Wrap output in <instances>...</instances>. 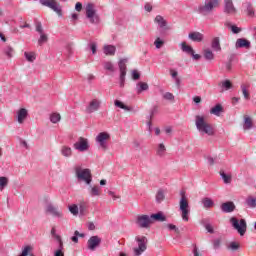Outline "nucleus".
Masks as SVG:
<instances>
[{
  "label": "nucleus",
  "mask_w": 256,
  "mask_h": 256,
  "mask_svg": "<svg viewBox=\"0 0 256 256\" xmlns=\"http://www.w3.org/2000/svg\"><path fill=\"white\" fill-rule=\"evenodd\" d=\"M195 125L200 133H205L209 136L215 135L213 124L209 123L205 116L197 115L195 117Z\"/></svg>",
  "instance_id": "1"
},
{
  "label": "nucleus",
  "mask_w": 256,
  "mask_h": 256,
  "mask_svg": "<svg viewBox=\"0 0 256 256\" xmlns=\"http://www.w3.org/2000/svg\"><path fill=\"white\" fill-rule=\"evenodd\" d=\"M220 5L219 0H205L204 4L200 5L198 8L199 14L207 17V15H211L213 11L219 8Z\"/></svg>",
  "instance_id": "2"
},
{
  "label": "nucleus",
  "mask_w": 256,
  "mask_h": 256,
  "mask_svg": "<svg viewBox=\"0 0 256 256\" xmlns=\"http://www.w3.org/2000/svg\"><path fill=\"white\" fill-rule=\"evenodd\" d=\"M180 211H181V217L184 221H189V215H191V207L189 206V199L185 195V191L180 192Z\"/></svg>",
  "instance_id": "3"
},
{
  "label": "nucleus",
  "mask_w": 256,
  "mask_h": 256,
  "mask_svg": "<svg viewBox=\"0 0 256 256\" xmlns=\"http://www.w3.org/2000/svg\"><path fill=\"white\" fill-rule=\"evenodd\" d=\"M75 173L78 181H84L86 185H91V181H93V175H91L90 169H83L81 166H76Z\"/></svg>",
  "instance_id": "4"
},
{
  "label": "nucleus",
  "mask_w": 256,
  "mask_h": 256,
  "mask_svg": "<svg viewBox=\"0 0 256 256\" xmlns=\"http://www.w3.org/2000/svg\"><path fill=\"white\" fill-rule=\"evenodd\" d=\"M135 241L138 246L133 248L134 256H141L147 251L149 240L145 236H136Z\"/></svg>",
  "instance_id": "5"
},
{
  "label": "nucleus",
  "mask_w": 256,
  "mask_h": 256,
  "mask_svg": "<svg viewBox=\"0 0 256 256\" xmlns=\"http://www.w3.org/2000/svg\"><path fill=\"white\" fill-rule=\"evenodd\" d=\"M230 223L232 227L243 237L245 233H247V221L245 219H237L236 217H232L230 219Z\"/></svg>",
  "instance_id": "6"
},
{
  "label": "nucleus",
  "mask_w": 256,
  "mask_h": 256,
  "mask_svg": "<svg viewBox=\"0 0 256 256\" xmlns=\"http://www.w3.org/2000/svg\"><path fill=\"white\" fill-rule=\"evenodd\" d=\"M85 9L86 17L89 19L90 23H99V15H97V11L95 10V4L88 3Z\"/></svg>",
  "instance_id": "7"
},
{
  "label": "nucleus",
  "mask_w": 256,
  "mask_h": 256,
  "mask_svg": "<svg viewBox=\"0 0 256 256\" xmlns=\"http://www.w3.org/2000/svg\"><path fill=\"white\" fill-rule=\"evenodd\" d=\"M96 141L103 151H107L109 149L108 143L111 141V135L107 132H101L97 135Z\"/></svg>",
  "instance_id": "8"
},
{
  "label": "nucleus",
  "mask_w": 256,
  "mask_h": 256,
  "mask_svg": "<svg viewBox=\"0 0 256 256\" xmlns=\"http://www.w3.org/2000/svg\"><path fill=\"white\" fill-rule=\"evenodd\" d=\"M73 147L76 151L80 153H85V151H89V140L84 137H79L77 141L73 144Z\"/></svg>",
  "instance_id": "9"
},
{
  "label": "nucleus",
  "mask_w": 256,
  "mask_h": 256,
  "mask_svg": "<svg viewBox=\"0 0 256 256\" xmlns=\"http://www.w3.org/2000/svg\"><path fill=\"white\" fill-rule=\"evenodd\" d=\"M136 224L142 229H149V227H151V224H153V221L151 220V216L149 215H138L136 217Z\"/></svg>",
  "instance_id": "10"
},
{
  "label": "nucleus",
  "mask_w": 256,
  "mask_h": 256,
  "mask_svg": "<svg viewBox=\"0 0 256 256\" xmlns=\"http://www.w3.org/2000/svg\"><path fill=\"white\" fill-rule=\"evenodd\" d=\"M120 70V87H125V75H127V59H122L118 63Z\"/></svg>",
  "instance_id": "11"
},
{
  "label": "nucleus",
  "mask_w": 256,
  "mask_h": 256,
  "mask_svg": "<svg viewBox=\"0 0 256 256\" xmlns=\"http://www.w3.org/2000/svg\"><path fill=\"white\" fill-rule=\"evenodd\" d=\"M101 108V100L99 99H92L88 106L86 107V113L91 114L95 113V111H99Z\"/></svg>",
  "instance_id": "12"
},
{
  "label": "nucleus",
  "mask_w": 256,
  "mask_h": 256,
  "mask_svg": "<svg viewBox=\"0 0 256 256\" xmlns=\"http://www.w3.org/2000/svg\"><path fill=\"white\" fill-rule=\"evenodd\" d=\"M101 246V237L99 236H92L87 241V247L90 251H95L97 247Z\"/></svg>",
  "instance_id": "13"
},
{
  "label": "nucleus",
  "mask_w": 256,
  "mask_h": 256,
  "mask_svg": "<svg viewBox=\"0 0 256 256\" xmlns=\"http://www.w3.org/2000/svg\"><path fill=\"white\" fill-rule=\"evenodd\" d=\"M224 3V13L227 15H235L237 13V9L233 5V0H225Z\"/></svg>",
  "instance_id": "14"
},
{
  "label": "nucleus",
  "mask_w": 256,
  "mask_h": 256,
  "mask_svg": "<svg viewBox=\"0 0 256 256\" xmlns=\"http://www.w3.org/2000/svg\"><path fill=\"white\" fill-rule=\"evenodd\" d=\"M46 213H50V215H53V217H58V219H61V217H63V213H61V211H59V208H57L53 204H48L46 206Z\"/></svg>",
  "instance_id": "15"
},
{
  "label": "nucleus",
  "mask_w": 256,
  "mask_h": 256,
  "mask_svg": "<svg viewBox=\"0 0 256 256\" xmlns=\"http://www.w3.org/2000/svg\"><path fill=\"white\" fill-rule=\"evenodd\" d=\"M237 49H251V42L245 38H239L236 41Z\"/></svg>",
  "instance_id": "16"
},
{
  "label": "nucleus",
  "mask_w": 256,
  "mask_h": 256,
  "mask_svg": "<svg viewBox=\"0 0 256 256\" xmlns=\"http://www.w3.org/2000/svg\"><path fill=\"white\" fill-rule=\"evenodd\" d=\"M220 208L223 213H233L235 211V203L231 201L225 202L221 204Z\"/></svg>",
  "instance_id": "17"
},
{
  "label": "nucleus",
  "mask_w": 256,
  "mask_h": 256,
  "mask_svg": "<svg viewBox=\"0 0 256 256\" xmlns=\"http://www.w3.org/2000/svg\"><path fill=\"white\" fill-rule=\"evenodd\" d=\"M29 115V112L25 108H21L17 111V121L20 124L25 123V119H27V116Z\"/></svg>",
  "instance_id": "18"
},
{
  "label": "nucleus",
  "mask_w": 256,
  "mask_h": 256,
  "mask_svg": "<svg viewBox=\"0 0 256 256\" xmlns=\"http://www.w3.org/2000/svg\"><path fill=\"white\" fill-rule=\"evenodd\" d=\"M249 89H251V83L249 82H245L243 84H241V91L244 95V99H246V101H249V99H251V94H249Z\"/></svg>",
  "instance_id": "19"
},
{
  "label": "nucleus",
  "mask_w": 256,
  "mask_h": 256,
  "mask_svg": "<svg viewBox=\"0 0 256 256\" xmlns=\"http://www.w3.org/2000/svg\"><path fill=\"white\" fill-rule=\"evenodd\" d=\"M149 90V84L147 82H138L136 84V91L138 95H141L143 91H148Z\"/></svg>",
  "instance_id": "20"
},
{
  "label": "nucleus",
  "mask_w": 256,
  "mask_h": 256,
  "mask_svg": "<svg viewBox=\"0 0 256 256\" xmlns=\"http://www.w3.org/2000/svg\"><path fill=\"white\" fill-rule=\"evenodd\" d=\"M60 151L63 157L69 158L73 156V149L67 145L62 146Z\"/></svg>",
  "instance_id": "21"
},
{
  "label": "nucleus",
  "mask_w": 256,
  "mask_h": 256,
  "mask_svg": "<svg viewBox=\"0 0 256 256\" xmlns=\"http://www.w3.org/2000/svg\"><path fill=\"white\" fill-rule=\"evenodd\" d=\"M189 39H191V41L201 43V41H203V34H201L200 32H191L189 34Z\"/></svg>",
  "instance_id": "22"
},
{
  "label": "nucleus",
  "mask_w": 256,
  "mask_h": 256,
  "mask_svg": "<svg viewBox=\"0 0 256 256\" xmlns=\"http://www.w3.org/2000/svg\"><path fill=\"white\" fill-rule=\"evenodd\" d=\"M202 205L204 209H211V207L215 206V202L209 197H205L202 199Z\"/></svg>",
  "instance_id": "23"
},
{
  "label": "nucleus",
  "mask_w": 256,
  "mask_h": 256,
  "mask_svg": "<svg viewBox=\"0 0 256 256\" xmlns=\"http://www.w3.org/2000/svg\"><path fill=\"white\" fill-rule=\"evenodd\" d=\"M154 21L159 25L160 29L167 27V20L165 18H163V16H161V15H157L155 17Z\"/></svg>",
  "instance_id": "24"
},
{
  "label": "nucleus",
  "mask_w": 256,
  "mask_h": 256,
  "mask_svg": "<svg viewBox=\"0 0 256 256\" xmlns=\"http://www.w3.org/2000/svg\"><path fill=\"white\" fill-rule=\"evenodd\" d=\"M243 128L248 131L249 129H253V119L249 116H244V125Z\"/></svg>",
  "instance_id": "25"
},
{
  "label": "nucleus",
  "mask_w": 256,
  "mask_h": 256,
  "mask_svg": "<svg viewBox=\"0 0 256 256\" xmlns=\"http://www.w3.org/2000/svg\"><path fill=\"white\" fill-rule=\"evenodd\" d=\"M210 113L211 115L219 117L221 113H223V106H221V104H217L215 107L211 108Z\"/></svg>",
  "instance_id": "26"
},
{
  "label": "nucleus",
  "mask_w": 256,
  "mask_h": 256,
  "mask_svg": "<svg viewBox=\"0 0 256 256\" xmlns=\"http://www.w3.org/2000/svg\"><path fill=\"white\" fill-rule=\"evenodd\" d=\"M50 9H53L57 15L61 16V6L57 3L55 0H51L50 6H48Z\"/></svg>",
  "instance_id": "27"
},
{
  "label": "nucleus",
  "mask_w": 256,
  "mask_h": 256,
  "mask_svg": "<svg viewBox=\"0 0 256 256\" xmlns=\"http://www.w3.org/2000/svg\"><path fill=\"white\" fill-rule=\"evenodd\" d=\"M181 49L183 53H187V55H193V47L190 45H187V42H182L181 43Z\"/></svg>",
  "instance_id": "28"
},
{
  "label": "nucleus",
  "mask_w": 256,
  "mask_h": 256,
  "mask_svg": "<svg viewBox=\"0 0 256 256\" xmlns=\"http://www.w3.org/2000/svg\"><path fill=\"white\" fill-rule=\"evenodd\" d=\"M115 51H117V48L113 45H106L104 46V53L105 55L113 56L115 55Z\"/></svg>",
  "instance_id": "29"
},
{
  "label": "nucleus",
  "mask_w": 256,
  "mask_h": 256,
  "mask_svg": "<svg viewBox=\"0 0 256 256\" xmlns=\"http://www.w3.org/2000/svg\"><path fill=\"white\" fill-rule=\"evenodd\" d=\"M24 56L26 58V61L29 63H33L37 59V54L35 52H24Z\"/></svg>",
  "instance_id": "30"
},
{
  "label": "nucleus",
  "mask_w": 256,
  "mask_h": 256,
  "mask_svg": "<svg viewBox=\"0 0 256 256\" xmlns=\"http://www.w3.org/2000/svg\"><path fill=\"white\" fill-rule=\"evenodd\" d=\"M54 256H65V247L63 246V242L58 244V249L54 251Z\"/></svg>",
  "instance_id": "31"
},
{
  "label": "nucleus",
  "mask_w": 256,
  "mask_h": 256,
  "mask_svg": "<svg viewBox=\"0 0 256 256\" xmlns=\"http://www.w3.org/2000/svg\"><path fill=\"white\" fill-rule=\"evenodd\" d=\"M220 176L222 177L224 183L229 184L232 181L231 174H226L225 171L220 170Z\"/></svg>",
  "instance_id": "32"
},
{
  "label": "nucleus",
  "mask_w": 256,
  "mask_h": 256,
  "mask_svg": "<svg viewBox=\"0 0 256 256\" xmlns=\"http://www.w3.org/2000/svg\"><path fill=\"white\" fill-rule=\"evenodd\" d=\"M150 219L153 221H165V216L161 212L150 215Z\"/></svg>",
  "instance_id": "33"
},
{
  "label": "nucleus",
  "mask_w": 256,
  "mask_h": 256,
  "mask_svg": "<svg viewBox=\"0 0 256 256\" xmlns=\"http://www.w3.org/2000/svg\"><path fill=\"white\" fill-rule=\"evenodd\" d=\"M211 47L215 51H221V44L219 42V37H216L212 40Z\"/></svg>",
  "instance_id": "34"
},
{
  "label": "nucleus",
  "mask_w": 256,
  "mask_h": 256,
  "mask_svg": "<svg viewBox=\"0 0 256 256\" xmlns=\"http://www.w3.org/2000/svg\"><path fill=\"white\" fill-rule=\"evenodd\" d=\"M204 57L207 59V61H213L215 59L213 51H211L209 48L204 50Z\"/></svg>",
  "instance_id": "35"
},
{
  "label": "nucleus",
  "mask_w": 256,
  "mask_h": 256,
  "mask_svg": "<svg viewBox=\"0 0 256 256\" xmlns=\"http://www.w3.org/2000/svg\"><path fill=\"white\" fill-rule=\"evenodd\" d=\"M225 26L228 27V29H231L234 34L241 33V28L231 24V22H226Z\"/></svg>",
  "instance_id": "36"
},
{
  "label": "nucleus",
  "mask_w": 256,
  "mask_h": 256,
  "mask_svg": "<svg viewBox=\"0 0 256 256\" xmlns=\"http://www.w3.org/2000/svg\"><path fill=\"white\" fill-rule=\"evenodd\" d=\"M165 151H167V148H165V144H159L156 150V154L158 155V157H163L165 155Z\"/></svg>",
  "instance_id": "37"
},
{
  "label": "nucleus",
  "mask_w": 256,
  "mask_h": 256,
  "mask_svg": "<svg viewBox=\"0 0 256 256\" xmlns=\"http://www.w3.org/2000/svg\"><path fill=\"white\" fill-rule=\"evenodd\" d=\"M114 104L116 107H119L120 109H124V111H131V107L123 104V102H121L119 100H115Z\"/></svg>",
  "instance_id": "38"
},
{
  "label": "nucleus",
  "mask_w": 256,
  "mask_h": 256,
  "mask_svg": "<svg viewBox=\"0 0 256 256\" xmlns=\"http://www.w3.org/2000/svg\"><path fill=\"white\" fill-rule=\"evenodd\" d=\"M90 195L91 197H99V195H101V188H99V186L92 187Z\"/></svg>",
  "instance_id": "39"
},
{
  "label": "nucleus",
  "mask_w": 256,
  "mask_h": 256,
  "mask_svg": "<svg viewBox=\"0 0 256 256\" xmlns=\"http://www.w3.org/2000/svg\"><path fill=\"white\" fill-rule=\"evenodd\" d=\"M164 199H165V191H163L162 189L158 190L156 194L157 203H161L162 201H164Z\"/></svg>",
  "instance_id": "40"
},
{
  "label": "nucleus",
  "mask_w": 256,
  "mask_h": 256,
  "mask_svg": "<svg viewBox=\"0 0 256 256\" xmlns=\"http://www.w3.org/2000/svg\"><path fill=\"white\" fill-rule=\"evenodd\" d=\"M78 211H80V215L87 214V203L81 202L78 206Z\"/></svg>",
  "instance_id": "41"
},
{
  "label": "nucleus",
  "mask_w": 256,
  "mask_h": 256,
  "mask_svg": "<svg viewBox=\"0 0 256 256\" xmlns=\"http://www.w3.org/2000/svg\"><path fill=\"white\" fill-rule=\"evenodd\" d=\"M246 9L249 17H253V15H255V9L253 8V4H251V2L246 3Z\"/></svg>",
  "instance_id": "42"
},
{
  "label": "nucleus",
  "mask_w": 256,
  "mask_h": 256,
  "mask_svg": "<svg viewBox=\"0 0 256 256\" xmlns=\"http://www.w3.org/2000/svg\"><path fill=\"white\" fill-rule=\"evenodd\" d=\"M246 204L248 205V207H251L252 209L256 207V198L249 196L246 199Z\"/></svg>",
  "instance_id": "43"
},
{
  "label": "nucleus",
  "mask_w": 256,
  "mask_h": 256,
  "mask_svg": "<svg viewBox=\"0 0 256 256\" xmlns=\"http://www.w3.org/2000/svg\"><path fill=\"white\" fill-rule=\"evenodd\" d=\"M68 209L70 211V213H72V215H79V206H77L76 204H72L70 206H68Z\"/></svg>",
  "instance_id": "44"
},
{
  "label": "nucleus",
  "mask_w": 256,
  "mask_h": 256,
  "mask_svg": "<svg viewBox=\"0 0 256 256\" xmlns=\"http://www.w3.org/2000/svg\"><path fill=\"white\" fill-rule=\"evenodd\" d=\"M221 85L226 91H229V89H233V83H231V80L222 81Z\"/></svg>",
  "instance_id": "45"
},
{
  "label": "nucleus",
  "mask_w": 256,
  "mask_h": 256,
  "mask_svg": "<svg viewBox=\"0 0 256 256\" xmlns=\"http://www.w3.org/2000/svg\"><path fill=\"white\" fill-rule=\"evenodd\" d=\"M51 235L54 239H56V241H58V244L63 243V240L61 239L59 234H57V230L55 229V227L51 229Z\"/></svg>",
  "instance_id": "46"
},
{
  "label": "nucleus",
  "mask_w": 256,
  "mask_h": 256,
  "mask_svg": "<svg viewBox=\"0 0 256 256\" xmlns=\"http://www.w3.org/2000/svg\"><path fill=\"white\" fill-rule=\"evenodd\" d=\"M50 121L51 123H59V121H61V114L59 113H53L50 116Z\"/></svg>",
  "instance_id": "47"
},
{
  "label": "nucleus",
  "mask_w": 256,
  "mask_h": 256,
  "mask_svg": "<svg viewBox=\"0 0 256 256\" xmlns=\"http://www.w3.org/2000/svg\"><path fill=\"white\" fill-rule=\"evenodd\" d=\"M9 183V179H7V177H0V189L3 190L5 189V187H7Z\"/></svg>",
  "instance_id": "48"
},
{
  "label": "nucleus",
  "mask_w": 256,
  "mask_h": 256,
  "mask_svg": "<svg viewBox=\"0 0 256 256\" xmlns=\"http://www.w3.org/2000/svg\"><path fill=\"white\" fill-rule=\"evenodd\" d=\"M154 45H155L156 49H161V47H163L165 45V41L161 40V38L158 37L154 41Z\"/></svg>",
  "instance_id": "49"
},
{
  "label": "nucleus",
  "mask_w": 256,
  "mask_h": 256,
  "mask_svg": "<svg viewBox=\"0 0 256 256\" xmlns=\"http://www.w3.org/2000/svg\"><path fill=\"white\" fill-rule=\"evenodd\" d=\"M30 251H33V247L27 245L24 247V249L22 250V253L19 256H27V255H29Z\"/></svg>",
  "instance_id": "50"
},
{
  "label": "nucleus",
  "mask_w": 256,
  "mask_h": 256,
  "mask_svg": "<svg viewBox=\"0 0 256 256\" xmlns=\"http://www.w3.org/2000/svg\"><path fill=\"white\" fill-rule=\"evenodd\" d=\"M4 53L8 57V59H11V57H13V49L11 48V46H7L4 49Z\"/></svg>",
  "instance_id": "51"
},
{
  "label": "nucleus",
  "mask_w": 256,
  "mask_h": 256,
  "mask_svg": "<svg viewBox=\"0 0 256 256\" xmlns=\"http://www.w3.org/2000/svg\"><path fill=\"white\" fill-rule=\"evenodd\" d=\"M241 247V245L239 244V242H231L228 246V249H231L232 251H237V249H239Z\"/></svg>",
  "instance_id": "52"
},
{
  "label": "nucleus",
  "mask_w": 256,
  "mask_h": 256,
  "mask_svg": "<svg viewBox=\"0 0 256 256\" xmlns=\"http://www.w3.org/2000/svg\"><path fill=\"white\" fill-rule=\"evenodd\" d=\"M104 69H106L107 71H115V67L113 66V63L111 62H105L104 63Z\"/></svg>",
  "instance_id": "53"
},
{
  "label": "nucleus",
  "mask_w": 256,
  "mask_h": 256,
  "mask_svg": "<svg viewBox=\"0 0 256 256\" xmlns=\"http://www.w3.org/2000/svg\"><path fill=\"white\" fill-rule=\"evenodd\" d=\"M132 79H134V81H138V79H141V74H139V72L137 70H133L132 71Z\"/></svg>",
  "instance_id": "54"
},
{
  "label": "nucleus",
  "mask_w": 256,
  "mask_h": 256,
  "mask_svg": "<svg viewBox=\"0 0 256 256\" xmlns=\"http://www.w3.org/2000/svg\"><path fill=\"white\" fill-rule=\"evenodd\" d=\"M164 99H166L167 101H173V99H175V96L171 92H166L164 94Z\"/></svg>",
  "instance_id": "55"
},
{
  "label": "nucleus",
  "mask_w": 256,
  "mask_h": 256,
  "mask_svg": "<svg viewBox=\"0 0 256 256\" xmlns=\"http://www.w3.org/2000/svg\"><path fill=\"white\" fill-rule=\"evenodd\" d=\"M47 35H45V34H40V39L38 40V43H39V45H41L42 43H47Z\"/></svg>",
  "instance_id": "56"
},
{
  "label": "nucleus",
  "mask_w": 256,
  "mask_h": 256,
  "mask_svg": "<svg viewBox=\"0 0 256 256\" xmlns=\"http://www.w3.org/2000/svg\"><path fill=\"white\" fill-rule=\"evenodd\" d=\"M36 31L40 34H43V25L41 24V22H36Z\"/></svg>",
  "instance_id": "57"
},
{
  "label": "nucleus",
  "mask_w": 256,
  "mask_h": 256,
  "mask_svg": "<svg viewBox=\"0 0 256 256\" xmlns=\"http://www.w3.org/2000/svg\"><path fill=\"white\" fill-rule=\"evenodd\" d=\"M89 47H90V49H91L93 55H95V53H97V44H96L95 42H91V43L89 44Z\"/></svg>",
  "instance_id": "58"
},
{
  "label": "nucleus",
  "mask_w": 256,
  "mask_h": 256,
  "mask_svg": "<svg viewBox=\"0 0 256 256\" xmlns=\"http://www.w3.org/2000/svg\"><path fill=\"white\" fill-rule=\"evenodd\" d=\"M41 5L49 7L51 5V0H40Z\"/></svg>",
  "instance_id": "59"
},
{
  "label": "nucleus",
  "mask_w": 256,
  "mask_h": 256,
  "mask_svg": "<svg viewBox=\"0 0 256 256\" xmlns=\"http://www.w3.org/2000/svg\"><path fill=\"white\" fill-rule=\"evenodd\" d=\"M144 9L146 11H148V13H151V11H153V6H151V4H149V3H147V4H145Z\"/></svg>",
  "instance_id": "60"
},
{
  "label": "nucleus",
  "mask_w": 256,
  "mask_h": 256,
  "mask_svg": "<svg viewBox=\"0 0 256 256\" xmlns=\"http://www.w3.org/2000/svg\"><path fill=\"white\" fill-rule=\"evenodd\" d=\"M205 229L208 231V233H214L213 226H211V224H206Z\"/></svg>",
  "instance_id": "61"
},
{
  "label": "nucleus",
  "mask_w": 256,
  "mask_h": 256,
  "mask_svg": "<svg viewBox=\"0 0 256 256\" xmlns=\"http://www.w3.org/2000/svg\"><path fill=\"white\" fill-rule=\"evenodd\" d=\"M76 11H81L83 9V4L81 2H77L75 5Z\"/></svg>",
  "instance_id": "62"
},
{
  "label": "nucleus",
  "mask_w": 256,
  "mask_h": 256,
  "mask_svg": "<svg viewBox=\"0 0 256 256\" xmlns=\"http://www.w3.org/2000/svg\"><path fill=\"white\" fill-rule=\"evenodd\" d=\"M213 245H214V249H218L219 245H221V240L219 239L214 240Z\"/></svg>",
  "instance_id": "63"
},
{
  "label": "nucleus",
  "mask_w": 256,
  "mask_h": 256,
  "mask_svg": "<svg viewBox=\"0 0 256 256\" xmlns=\"http://www.w3.org/2000/svg\"><path fill=\"white\" fill-rule=\"evenodd\" d=\"M193 255L194 256H199V249L197 248V245H194V248H193Z\"/></svg>",
  "instance_id": "64"
}]
</instances>
